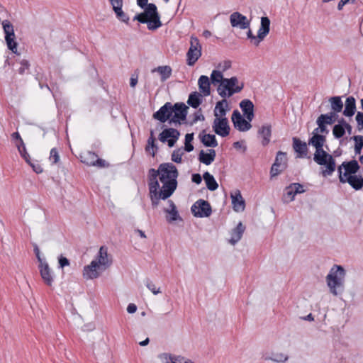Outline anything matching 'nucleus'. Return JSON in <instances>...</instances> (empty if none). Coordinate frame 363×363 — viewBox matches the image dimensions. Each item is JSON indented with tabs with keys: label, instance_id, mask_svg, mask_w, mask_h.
Here are the masks:
<instances>
[{
	"label": "nucleus",
	"instance_id": "nucleus-2",
	"mask_svg": "<svg viewBox=\"0 0 363 363\" xmlns=\"http://www.w3.org/2000/svg\"><path fill=\"white\" fill-rule=\"evenodd\" d=\"M211 80L213 84L220 83L217 91L222 98L230 97L234 94L240 92L244 88V83L241 82L239 85L236 77L223 78L222 72L218 70L212 72Z\"/></svg>",
	"mask_w": 363,
	"mask_h": 363
},
{
	"label": "nucleus",
	"instance_id": "nucleus-37",
	"mask_svg": "<svg viewBox=\"0 0 363 363\" xmlns=\"http://www.w3.org/2000/svg\"><path fill=\"white\" fill-rule=\"evenodd\" d=\"M147 28L149 30H156L160 26H162V23L160 21V16H156L154 17L148 18Z\"/></svg>",
	"mask_w": 363,
	"mask_h": 363
},
{
	"label": "nucleus",
	"instance_id": "nucleus-62",
	"mask_svg": "<svg viewBox=\"0 0 363 363\" xmlns=\"http://www.w3.org/2000/svg\"><path fill=\"white\" fill-rule=\"evenodd\" d=\"M191 180L193 182L196 183V184H199L202 182V177L199 173L193 174L191 176Z\"/></svg>",
	"mask_w": 363,
	"mask_h": 363
},
{
	"label": "nucleus",
	"instance_id": "nucleus-5",
	"mask_svg": "<svg viewBox=\"0 0 363 363\" xmlns=\"http://www.w3.org/2000/svg\"><path fill=\"white\" fill-rule=\"evenodd\" d=\"M160 180L162 183V188L167 185L172 191L174 192L177 187V178L179 176L178 170L174 164L170 162L160 164Z\"/></svg>",
	"mask_w": 363,
	"mask_h": 363
},
{
	"label": "nucleus",
	"instance_id": "nucleus-3",
	"mask_svg": "<svg viewBox=\"0 0 363 363\" xmlns=\"http://www.w3.org/2000/svg\"><path fill=\"white\" fill-rule=\"evenodd\" d=\"M112 259L108 255L107 248L101 246L95 259L90 264L85 266L83 270V276L87 279H94L99 277L100 271H104L111 266Z\"/></svg>",
	"mask_w": 363,
	"mask_h": 363
},
{
	"label": "nucleus",
	"instance_id": "nucleus-38",
	"mask_svg": "<svg viewBox=\"0 0 363 363\" xmlns=\"http://www.w3.org/2000/svg\"><path fill=\"white\" fill-rule=\"evenodd\" d=\"M144 9V14L147 16V18L160 16L159 13L157 12V6L152 3L148 4L147 6H145Z\"/></svg>",
	"mask_w": 363,
	"mask_h": 363
},
{
	"label": "nucleus",
	"instance_id": "nucleus-28",
	"mask_svg": "<svg viewBox=\"0 0 363 363\" xmlns=\"http://www.w3.org/2000/svg\"><path fill=\"white\" fill-rule=\"evenodd\" d=\"M245 230V226L243 225L241 222H240L237 226L232 230L230 233L231 238L229 242L233 245L237 243L241 239Z\"/></svg>",
	"mask_w": 363,
	"mask_h": 363
},
{
	"label": "nucleus",
	"instance_id": "nucleus-58",
	"mask_svg": "<svg viewBox=\"0 0 363 363\" xmlns=\"http://www.w3.org/2000/svg\"><path fill=\"white\" fill-rule=\"evenodd\" d=\"M204 119H205V118H204L203 115L201 113V109H200L199 112H196L194 113V118L190 124L193 125L195 123H196L198 121H204Z\"/></svg>",
	"mask_w": 363,
	"mask_h": 363
},
{
	"label": "nucleus",
	"instance_id": "nucleus-26",
	"mask_svg": "<svg viewBox=\"0 0 363 363\" xmlns=\"http://www.w3.org/2000/svg\"><path fill=\"white\" fill-rule=\"evenodd\" d=\"M201 142L206 147H216L218 146V142L216 140V136L212 134H206L205 130H203L199 135Z\"/></svg>",
	"mask_w": 363,
	"mask_h": 363
},
{
	"label": "nucleus",
	"instance_id": "nucleus-56",
	"mask_svg": "<svg viewBox=\"0 0 363 363\" xmlns=\"http://www.w3.org/2000/svg\"><path fill=\"white\" fill-rule=\"evenodd\" d=\"M286 194L289 197H290V201H294V197L296 195V194L294 193L293 186H291V184L286 187Z\"/></svg>",
	"mask_w": 363,
	"mask_h": 363
},
{
	"label": "nucleus",
	"instance_id": "nucleus-20",
	"mask_svg": "<svg viewBox=\"0 0 363 363\" xmlns=\"http://www.w3.org/2000/svg\"><path fill=\"white\" fill-rule=\"evenodd\" d=\"M270 30V20L267 16H263L261 18V26L259 29L258 30V39L256 42L257 45H259L261 41H262L264 38L268 35Z\"/></svg>",
	"mask_w": 363,
	"mask_h": 363
},
{
	"label": "nucleus",
	"instance_id": "nucleus-44",
	"mask_svg": "<svg viewBox=\"0 0 363 363\" xmlns=\"http://www.w3.org/2000/svg\"><path fill=\"white\" fill-rule=\"evenodd\" d=\"M184 155L182 148L174 150L172 153V160L176 163H181L182 162V157Z\"/></svg>",
	"mask_w": 363,
	"mask_h": 363
},
{
	"label": "nucleus",
	"instance_id": "nucleus-12",
	"mask_svg": "<svg viewBox=\"0 0 363 363\" xmlns=\"http://www.w3.org/2000/svg\"><path fill=\"white\" fill-rule=\"evenodd\" d=\"M188 108V106L182 102L176 103L172 105V114L173 113L174 114L170 118L169 123L181 124V121H184L186 119Z\"/></svg>",
	"mask_w": 363,
	"mask_h": 363
},
{
	"label": "nucleus",
	"instance_id": "nucleus-64",
	"mask_svg": "<svg viewBox=\"0 0 363 363\" xmlns=\"http://www.w3.org/2000/svg\"><path fill=\"white\" fill-rule=\"evenodd\" d=\"M318 125V129L320 131V133L325 134L326 136L327 134L329 133V130L326 127L325 125H323L322 123H317Z\"/></svg>",
	"mask_w": 363,
	"mask_h": 363
},
{
	"label": "nucleus",
	"instance_id": "nucleus-17",
	"mask_svg": "<svg viewBox=\"0 0 363 363\" xmlns=\"http://www.w3.org/2000/svg\"><path fill=\"white\" fill-rule=\"evenodd\" d=\"M172 104L170 102H167L162 106L157 111L154 113L153 118L160 121L161 123H164L167 121H170L172 117Z\"/></svg>",
	"mask_w": 363,
	"mask_h": 363
},
{
	"label": "nucleus",
	"instance_id": "nucleus-52",
	"mask_svg": "<svg viewBox=\"0 0 363 363\" xmlns=\"http://www.w3.org/2000/svg\"><path fill=\"white\" fill-rule=\"evenodd\" d=\"M58 263L59 267L61 268L69 266L70 264L69 259L67 257H63L62 255L58 257Z\"/></svg>",
	"mask_w": 363,
	"mask_h": 363
},
{
	"label": "nucleus",
	"instance_id": "nucleus-31",
	"mask_svg": "<svg viewBox=\"0 0 363 363\" xmlns=\"http://www.w3.org/2000/svg\"><path fill=\"white\" fill-rule=\"evenodd\" d=\"M199 88L201 93L203 94L204 96H208L211 94L210 89V81L209 78L207 76L201 75L198 81Z\"/></svg>",
	"mask_w": 363,
	"mask_h": 363
},
{
	"label": "nucleus",
	"instance_id": "nucleus-33",
	"mask_svg": "<svg viewBox=\"0 0 363 363\" xmlns=\"http://www.w3.org/2000/svg\"><path fill=\"white\" fill-rule=\"evenodd\" d=\"M203 178L206 184L208 189L210 191H215L218 189V184L217 182L214 179L213 176L211 175L208 172H206L203 174Z\"/></svg>",
	"mask_w": 363,
	"mask_h": 363
},
{
	"label": "nucleus",
	"instance_id": "nucleus-40",
	"mask_svg": "<svg viewBox=\"0 0 363 363\" xmlns=\"http://www.w3.org/2000/svg\"><path fill=\"white\" fill-rule=\"evenodd\" d=\"M335 122V119H331V116L328 113L321 114L318 116L316 121V123H322L323 125H331Z\"/></svg>",
	"mask_w": 363,
	"mask_h": 363
},
{
	"label": "nucleus",
	"instance_id": "nucleus-18",
	"mask_svg": "<svg viewBox=\"0 0 363 363\" xmlns=\"http://www.w3.org/2000/svg\"><path fill=\"white\" fill-rule=\"evenodd\" d=\"M38 269L44 284L48 286H52L54 281V276L48 262L40 264Z\"/></svg>",
	"mask_w": 363,
	"mask_h": 363
},
{
	"label": "nucleus",
	"instance_id": "nucleus-43",
	"mask_svg": "<svg viewBox=\"0 0 363 363\" xmlns=\"http://www.w3.org/2000/svg\"><path fill=\"white\" fill-rule=\"evenodd\" d=\"M333 133L335 138H341L345 135V128L342 125H335L333 129Z\"/></svg>",
	"mask_w": 363,
	"mask_h": 363
},
{
	"label": "nucleus",
	"instance_id": "nucleus-7",
	"mask_svg": "<svg viewBox=\"0 0 363 363\" xmlns=\"http://www.w3.org/2000/svg\"><path fill=\"white\" fill-rule=\"evenodd\" d=\"M287 160L286 152L282 151L277 152L274 162L270 169L271 178L279 175L287 168Z\"/></svg>",
	"mask_w": 363,
	"mask_h": 363
},
{
	"label": "nucleus",
	"instance_id": "nucleus-61",
	"mask_svg": "<svg viewBox=\"0 0 363 363\" xmlns=\"http://www.w3.org/2000/svg\"><path fill=\"white\" fill-rule=\"evenodd\" d=\"M247 38H249L252 40V42L253 43V44L255 46L259 45L256 44V42L258 39V35L257 36L254 35L252 30L250 29V28H248V31L247 32Z\"/></svg>",
	"mask_w": 363,
	"mask_h": 363
},
{
	"label": "nucleus",
	"instance_id": "nucleus-15",
	"mask_svg": "<svg viewBox=\"0 0 363 363\" xmlns=\"http://www.w3.org/2000/svg\"><path fill=\"white\" fill-rule=\"evenodd\" d=\"M230 22L232 27L243 30L249 28L250 25V21L247 17L238 11L233 12L230 16Z\"/></svg>",
	"mask_w": 363,
	"mask_h": 363
},
{
	"label": "nucleus",
	"instance_id": "nucleus-11",
	"mask_svg": "<svg viewBox=\"0 0 363 363\" xmlns=\"http://www.w3.org/2000/svg\"><path fill=\"white\" fill-rule=\"evenodd\" d=\"M173 191L170 189V187H168L167 185L165 186V189L162 187L161 189H149L150 197L151 200V203L153 208L157 207L159 205L160 200H165L169 198L172 194Z\"/></svg>",
	"mask_w": 363,
	"mask_h": 363
},
{
	"label": "nucleus",
	"instance_id": "nucleus-6",
	"mask_svg": "<svg viewBox=\"0 0 363 363\" xmlns=\"http://www.w3.org/2000/svg\"><path fill=\"white\" fill-rule=\"evenodd\" d=\"M201 45L196 37L191 36L190 47L186 53V63L189 66H193L201 56Z\"/></svg>",
	"mask_w": 363,
	"mask_h": 363
},
{
	"label": "nucleus",
	"instance_id": "nucleus-27",
	"mask_svg": "<svg viewBox=\"0 0 363 363\" xmlns=\"http://www.w3.org/2000/svg\"><path fill=\"white\" fill-rule=\"evenodd\" d=\"M87 155L91 157V160H86L85 163L89 166H97L99 167H108L109 164L104 160L99 158L98 155L93 152H88Z\"/></svg>",
	"mask_w": 363,
	"mask_h": 363
},
{
	"label": "nucleus",
	"instance_id": "nucleus-53",
	"mask_svg": "<svg viewBox=\"0 0 363 363\" xmlns=\"http://www.w3.org/2000/svg\"><path fill=\"white\" fill-rule=\"evenodd\" d=\"M30 64L28 60H23L21 62V67L18 69V73L21 74H23L26 69L29 68Z\"/></svg>",
	"mask_w": 363,
	"mask_h": 363
},
{
	"label": "nucleus",
	"instance_id": "nucleus-32",
	"mask_svg": "<svg viewBox=\"0 0 363 363\" xmlns=\"http://www.w3.org/2000/svg\"><path fill=\"white\" fill-rule=\"evenodd\" d=\"M168 203L170 209H164V211L170 214L171 217H167V220L169 223H172L178 219H181L174 203L172 200H168Z\"/></svg>",
	"mask_w": 363,
	"mask_h": 363
},
{
	"label": "nucleus",
	"instance_id": "nucleus-55",
	"mask_svg": "<svg viewBox=\"0 0 363 363\" xmlns=\"http://www.w3.org/2000/svg\"><path fill=\"white\" fill-rule=\"evenodd\" d=\"M33 169V170L37 173V174H40V173H42L43 169L42 168V167L39 164H35L33 163L31 160L30 159V162H27Z\"/></svg>",
	"mask_w": 363,
	"mask_h": 363
},
{
	"label": "nucleus",
	"instance_id": "nucleus-41",
	"mask_svg": "<svg viewBox=\"0 0 363 363\" xmlns=\"http://www.w3.org/2000/svg\"><path fill=\"white\" fill-rule=\"evenodd\" d=\"M150 148L152 150V152H151V155L152 157H155L158 147L155 144V138H149L147 139V145L145 147V151L149 152Z\"/></svg>",
	"mask_w": 363,
	"mask_h": 363
},
{
	"label": "nucleus",
	"instance_id": "nucleus-59",
	"mask_svg": "<svg viewBox=\"0 0 363 363\" xmlns=\"http://www.w3.org/2000/svg\"><path fill=\"white\" fill-rule=\"evenodd\" d=\"M351 139H352L355 144L354 145H357L360 147H363V136L362 135H354Z\"/></svg>",
	"mask_w": 363,
	"mask_h": 363
},
{
	"label": "nucleus",
	"instance_id": "nucleus-9",
	"mask_svg": "<svg viewBox=\"0 0 363 363\" xmlns=\"http://www.w3.org/2000/svg\"><path fill=\"white\" fill-rule=\"evenodd\" d=\"M191 211L194 216L197 218L209 217L212 209L210 203L203 199H199L191 206Z\"/></svg>",
	"mask_w": 363,
	"mask_h": 363
},
{
	"label": "nucleus",
	"instance_id": "nucleus-21",
	"mask_svg": "<svg viewBox=\"0 0 363 363\" xmlns=\"http://www.w3.org/2000/svg\"><path fill=\"white\" fill-rule=\"evenodd\" d=\"M293 147L296 152L298 153V157H308V147L305 142L301 141L298 138H293Z\"/></svg>",
	"mask_w": 363,
	"mask_h": 363
},
{
	"label": "nucleus",
	"instance_id": "nucleus-60",
	"mask_svg": "<svg viewBox=\"0 0 363 363\" xmlns=\"http://www.w3.org/2000/svg\"><path fill=\"white\" fill-rule=\"evenodd\" d=\"M244 143V141H237L235 142L233 145L235 149H242L243 152H245L247 150V147L245 145Z\"/></svg>",
	"mask_w": 363,
	"mask_h": 363
},
{
	"label": "nucleus",
	"instance_id": "nucleus-35",
	"mask_svg": "<svg viewBox=\"0 0 363 363\" xmlns=\"http://www.w3.org/2000/svg\"><path fill=\"white\" fill-rule=\"evenodd\" d=\"M172 68L168 66H159L157 68H155L152 72H157L161 75V80L164 82L168 78L170 77L172 74Z\"/></svg>",
	"mask_w": 363,
	"mask_h": 363
},
{
	"label": "nucleus",
	"instance_id": "nucleus-47",
	"mask_svg": "<svg viewBox=\"0 0 363 363\" xmlns=\"http://www.w3.org/2000/svg\"><path fill=\"white\" fill-rule=\"evenodd\" d=\"M115 13L118 20L125 23L126 24L128 23L129 17L125 12L123 11L122 9L115 11Z\"/></svg>",
	"mask_w": 363,
	"mask_h": 363
},
{
	"label": "nucleus",
	"instance_id": "nucleus-19",
	"mask_svg": "<svg viewBox=\"0 0 363 363\" xmlns=\"http://www.w3.org/2000/svg\"><path fill=\"white\" fill-rule=\"evenodd\" d=\"M340 183H348L354 190L358 191L363 187V177L360 174H354L350 177L342 178L340 177Z\"/></svg>",
	"mask_w": 363,
	"mask_h": 363
},
{
	"label": "nucleus",
	"instance_id": "nucleus-54",
	"mask_svg": "<svg viewBox=\"0 0 363 363\" xmlns=\"http://www.w3.org/2000/svg\"><path fill=\"white\" fill-rule=\"evenodd\" d=\"M291 186H293V189H294V193L296 194L305 192L303 186L299 183H292V184H291Z\"/></svg>",
	"mask_w": 363,
	"mask_h": 363
},
{
	"label": "nucleus",
	"instance_id": "nucleus-24",
	"mask_svg": "<svg viewBox=\"0 0 363 363\" xmlns=\"http://www.w3.org/2000/svg\"><path fill=\"white\" fill-rule=\"evenodd\" d=\"M258 135L262 138V145L267 146L269 143L272 136V125L269 123L263 125L258 130Z\"/></svg>",
	"mask_w": 363,
	"mask_h": 363
},
{
	"label": "nucleus",
	"instance_id": "nucleus-36",
	"mask_svg": "<svg viewBox=\"0 0 363 363\" xmlns=\"http://www.w3.org/2000/svg\"><path fill=\"white\" fill-rule=\"evenodd\" d=\"M331 104V109L335 112H341L343 108V103L340 96H333L329 99Z\"/></svg>",
	"mask_w": 363,
	"mask_h": 363
},
{
	"label": "nucleus",
	"instance_id": "nucleus-30",
	"mask_svg": "<svg viewBox=\"0 0 363 363\" xmlns=\"http://www.w3.org/2000/svg\"><path fill=\"white\" fill-rule=\"evenodd\" d=\"M228 104L225 98L223 100L217 102L215 109L214 116L216 118H225L226 108H228Z\"/></svg>",
	"mask_w": 363,
	"mask_h": 363
},
{
	"label": "nucleus",
	"instance_id": "nucleus-4",
	"mask_svg": "<svg viewBox=\"0 0 363 363\" xmlns=\"http://www.w3.org/2000/svg\"><path fill=\"white\" fill-rule=\"evenodd\" d=\"M345 271L340 265H335L326 277L330 291L334 296L340 294L344 289V277Z\"/></svg>",
	"mask_w": 363,
	"mask_h": 363
},
{
	"label": "nucleus",
	"instance_id": "nucleus-16",
	"mask_svg": "<svg viewBox=\"0 0 363 363\" xmlns=\"http://www.w3.org/2000/svg\"><path fill=\"white\" fill-rule=\"evenodd\" d=\"M231 119L234 127L240 131H247L252 127L250 123L242 117L238 110L233 111Z\"/></svg>",
	"mask_w": 363,
	"mask_h": 363
},
{
	"label": "nucleus",
	"instance_id": "nucleus-63",
	"mask_svg": "<svg viewBox=\"0 0 363 363\" xmlns=\"http://www.w3.org/2000/svg\"><path fill=\"white\" fill-rule=\"evenodd\" d=\"M354 1L355 0H340L337 4V9L341 11L345 4L348 3L354 4Z\"/></svg>",
	"mask_w": 363,
	"mask_h": 363
},
{
	"label": "nucleus",
	"instance_id": "nucleus-25",
	"mask_svg": "<svg viewBox=\"0 0 363 363\" xmlns=\"http://www.w3.org/2000/svg\"><path fill=\"white\" fill-rule=\"evenodd\" d=\"M160 177V167H158V169L156 170L153 168H151L148 171V186L149 189H159L160 188V184L157 181V177Z\"/></svg>",
	"mask_w": 363,
	"mask_h": 363
},
{
	"label": "nucleus",
	"instance_id": "nucleus-8",
	"mask_svg": "<svg viewBox=\"0 0 363 363\" xmlns=\"http://www.w3.org/2000/svg\"><path fill=\"white\" fill-rule=\"evenodd\" d=\"M2 26L5 33V40L8 48L11 50L12 52L18 54L17 43L14 40L15 33L12 23L9 20H4L2 21Z\"/></svg>",
	"mask_w": 363,
	"mask_h": 363
},
{
	"label": "nucleus",
	"instance_id": "nucleus-57",
	"mask_svg": "<svg viewBox=\"0 0 363 363\" xmlns=\"http://www.w3.org/2000/svg\"><path fill=\"white\" fill-rule=\"evenodd\" d=\"M33 251L36 256L38 261L40 264L45 263L46 262L41 258L40 252L38 246L36 244H33Z\"/></svg>",
	"mask_w": 363,
	"mask_h": 363
},
{
	"label": "nucleus",
	"instance_id": "nucleus-29",
	"mask_svg": "<svg viewBox=\"0 0 363 363\" xmlns=\"http://www.w3.org/2000/svg\"><path fill=\"white\" fill-rule=\"evenodd\" d=\"M356 111V100L353 96H349L345 101L343 114L347 117H352Z\"/></svg>",
	"mask_w": 363,
	"mask_h": 363
},
{
	"label": "nucleus",
	"instance_id": "nucleus-49",
	"mask_svg": "<svg viewBox=\"0 0 363 363\" xmlns=\"http://www.w3.org/2000/svg\"><path fill=\"white\" fill-rule=\"evenodd\" d=\"M160 359L163 362V363H174L177 359H180V357H172L170 355L167 354H162L160 355Z\"/></svg>",
	"mask_w": 363,
	"mask_h": 363
},
{
	"label": "nucleus",
	"instance_id": "nucleus-51",
	"mask_svg": "<svg viewBox=\"0 0 363 363\" xmlns=\"http://www.w3.org/2000/svg\"><path fill=\"white\" fill-rule=\"evenodd\" d=\"M109 1L113 7L114 12L122 9L123 0H109Z\"/></svg>",
	"mask_w": 363,
	"mask_h": 363
},
{
	"label": "nucleus",
	"instance_id": "nucleus-45",
	"mask_svg": "<svg viewBox=\"0 0 363 363\" xmlns=\"http://www.w3.org/2000/svg\"><path fill=\"white\" fill-rule=\"evenodd\" d=\"M145 285L147 288L153 293V294L157 295L161 293L160 289H157L155 284L150 279H147Z\"/></svg>",
	"mask_w": 363,
	"mask_h": 363
},
{
	"label": "nucleus",
	"instance_id": "nucleus-48",
	"mask_svg": "<svg viewBox=\"0 0 363 363\" xmlns=\"http://www.w3.org/2000/svg\"><path fill=\"white\" fill-rule=\"evenodd\" d=\"M49 159L52 164H57L59 162L60 156L56 148L51 149Z\"/></svg>",
	"mask_w": 363,
	"mask_h": 363
},
{
	"label": "nucleus",
	"instance_id": "nucleus-23",
	"mask_svg": "<svg viewBox=\"0 0 363 363\" xmlns=\"http://www.w3.org/2000/svg\"><path fill=\"white\" fill-rule=\"evenodd\" d=\"M216 156V153L213 149H208L207 152L201 150L199 154L198 159L200 162L206 165H210L214 161Z\"/></svg>",
	"mask_w": 363,
	"mask_h": 363
},
{
	"label": "nucleus",
	"instance_id": "nucleus-1",
	"mask_svg": "<svg viewBox=\"0 0 363 363\" xmlns=\"http://www.w3.org/2000/svg\"><path fill=\"white\" fill-rule=\"evenodd\" d=\"M320 133V131L318 129V127L315 128L312 133L313 136L308 140V144L315 148L313 160L318 164L325 167V169L322 171V175L328 177L335 172L336 164L333 155L323 150V145L326 142V136Z\"/></svg>",
	"mask_w": 363,
	"mask_h": 363
},
{
	"label": "nucleus",
	"instance_id": "nucleus-13",
	"mask_svg": "<svg viewBox=\"0 0 363 363\" xmlns=\"http://www.w3.org/2000/svg\"><path fill=\"white\" fill-rule=\"evenodd\" d=\"M180 133L178 130L172 128L164 129L159 135L158 139L162 143H167L169 147H173L179 139Z\"/></svg>",
	"mask_w": 363,
	"mask_h": 363
},
{
	"label": "nucleus",
	"instance_id": "nucleus-39",
	"mask_svg": "<svg viewBox=\"0 0 363 363\" xmlns=\"http://www.w3.org/2000/svg\"><path fill=\"white\" fill-rule=\"evenodd\" d=\"M240 107L243 114L254 111V104L250 99H244L240 103Z\"/></svg>",
	"mask_w": 363,
	"mask_h": 363
},
{
	"label": "nucleus",
	"instance_id": "nucleus-46",
	"mask_svg": "<svg viewBox=\"0 0 363 363\" xmlns=\"http://www.w3.org/2000/svg\"><path fill=\"white\" fill-rule=\"evenodd\" d=\"M267 359H271L274 362H284L288 359V356L282 354V353H277L273 355V357L267 358Z\"/></svg>",
	"mask_w": 363,
	"mask_h": 363
},
{
	"label": "nucleus",
	"instance_id": "nucleus-50",
	"mask_svg": "<svg viewBox=\"0 0 363 363\" xmlns=\"http://www.w3.org/2000/svg\"><path fill=\"white\" fill-rule=\"evenodd\" d=\"M12 140L15 143L16 146L17 145H23V140L21 138L20 134L18 132H14L11 135Z\"/></svg>",
	"mask_w": 363,
	"mask_h": 363
},
{
	"label": "nucleus",
	"instance_id": "nucleus-42",
	"mask_svg": "<svg viewBox=\"0 0 363 363\" xmlns=\"http://www.w3.org/2000/svg\"><path fill=\"white\" fill-rule=\"evenodd\" d=\"M16 147L18 150L20 155L25 160L26 162H29L30 157L29 154L27 152L25 143H23V145H17Z\"/></svg>",
	"mask_w": 363,
	"mask_h": 363
},
{
	"label": "nucleus",
	"instance_id": "nucleus-10",
	"mask_svg": "<svg viewBox=\"0 0 363 363\" xmlns=\"http://www.w3.org/2000/svg\"><path fill=\"white\" fill-rule=\"evenodd\" d=\"M360 169V166L356 160H352L349 162H343L338 167V177L340 180V177L343 179L351 175L356 174Z\"/></svg>",
	"mask_w": 363,
	"mask_h": 363
},
{
	"label": "nucleus",
	"instance_id": "nucleus-14",
	"mask_svg": "<svg viewBox=\"0 0 363 363\" xmlns=\"http://www.w3.org/2000/svg\"><path fill=\"white\" fill-rule=\"evenodd\" d=\"M213 131L221 137H226L230 134V128L227 118H215L213 123Z\"/></svg>",
	"mask_w": 363,
	"mask_h": 363
},
{
	"label": "nucleus",
	"instance_id": "nucleus-34",
	"mask_svg": "<svg viewBox=\"0 0 363 363\" xmlns=\"http://www.w3.org/2000/svg\"><path fill=\"white\" fill-rule=\"evenodd\" d=\"M202 102L201 95L197 91L191 93L189 96L187 103L194 108H198Z\"/></svg>",
	"mask_w": 363,
	"mask_h": 363
},
{
	"label": "nucleus",
	"instance_id": "nucleus-22",
	"mask_svg": "<svg viewBox=\"0 0 363 363\" xmlns=\"http://www.w3.org/2000/svg\"><path fill=\"white\" fill-rule=\"evenodd\" d=\"M231 199L233 208L235 211L240 212L244 211L245 203L239 190H236L234 194H231Z\"/></svg>",
	"mask_w": 363,
	"mask_h": 363
}]
</instances>
